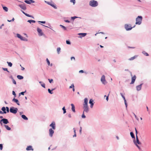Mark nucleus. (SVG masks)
Returning <instances> with one entry per match:
<instances>
[{
    "label": "nucleus",
    "mask_w": 151,
    "mask_h": 151,
    "mask_svg": "<svg viewBox=\"0 0 151 151\" xmlns=\"http://www.w3.org/2000/svg\"><path fill=\"white\" fill-rule=\"evenodd\" d=\"M6 110L7 112V113L9 112V108H8V107H6Z\"/></svg>",
    "instance_id": "41"
},
{
    "label": "nucleus",
    "mask_w": 151,
    "mask_h": 151,
    "mask_svg": "<svg viewBox=\"0 0 151 151\" xmlns=\"http://www.w3.org/2000/svg\"><path fill=\"white\" fill-rule=\"evenodd\" d=\"M79 73H83L84 72L83 71V70H80L79 71Z\"/></svg>",
    "instance_id": "59"
},
{
    "label": "nucleus",
    "mask_w": 151,
    "mask_h": 151,
    "mask_svg": "<svg viewBox=\"0 0 151 151\" xmlns=\"http://www.w3.org/2000/svg\"><path fill=\"white\" fill-rule=\"evenodd\" d=\"M73 59V60H75V58L74 57H72L71 58V60H72Z\"/></svg>",
    "instance_id": "57"
},
{
    "label": "nucleus",
    "mask_w": 151,
    "mask_h": 151,
    "mask_svg": "<svg viewBox=\"0 0 151 151\" xmlns=\"http://www.w3.org/2000/svg\"><path fill=\"white\" fill-rule=\"evenodd\" d=\"M12 81L14 84H16V81L13 78L12 79Z\"/></svg>",
    "instance_id": "43"
},
{
    "label": "nucleus",
    "mask_w": 151,
    "mask_h": 151,
    "mask_svg": "<svg viewBox=\"0 0 151 151\" xmlns=\"http://www.w3.org/2000/svg\"><path fill=\"white\" fill-rule=\"evenodd\" d=\"M3 9L6 11L7 12L8 11V8L6 6H2Z\"/></svg>",
    "instance_id": "29"
},
{
    "label": "nucleus",
    "mask_w": 151,
    "mask_h": 151,
    "mask_svg": "<svg viewBox=\"0 0 151 151\" xmlns=\"http://www.w3.org/2000/svg\"><path fill=\"white\" fill-rule=\"evenodd\" d=\"M50 126L52 127V128L53 129H55V123L54 122H53L50 125Z\"/></svg>",
    "instance_id": "14"
},
{
    "label": "nucleus",
    "mask_w": 151,
    "mask_h": 151,
    "mask_svg": "<svg viewBox=\"0 0 151 151\" xmlns=\"http://www.w3.org/2000/svg\"><path fill=\"white\" fill-rule=\"evenodd\" d=\"M39 83L41 84V85L42 87H44V88H45V83H42V82L41 81L39 82Z\"/></svg>",
    "instance_id": "26"
},
{
    "label": "nucleus",
    "mask_w": 151,
    "mask_h": 151,
    "mask_svg": "<svg viewBox=\"0 0 151 151\" xmlns=\"http://www.w3.org/2000/svg\"><path fill=\"white\" fill-rule=\"evenodd\" d=\"M137 57V56L135 55L134 56L132 57L131 58H130L129 59V60H133L134 59H135L136 57Z\"/></svg>",
    "instance_id": "24"
},
{
    "label": "nucleus",
    "mask_w": 151,
    "mask_h": 151,
    "mask_svg": "<svg viewBox=\"0 0 151 151\" xmlns=\"http://www.w3.org/2000/svg\"><path fill=\"white\" fill-rule=\"evenodd\" d=\"M68 116L70 117V118H71V115L70 114H69L68 115Z\"/></svg>",
    "instance_id": "63"
},
{
    "label": "nucleus",
    "mask_w": 151,
    "mask_h": 151,
    "mask_svg": "<svg viewBox=\"0 0 151 151\" xmlns=\"http://www.w3.org/2000/svg\"><path fill=\"white\" fill-rule=\"evenodd\" d=\"M79 35H81L83 37L85 36L86 35V33H79L78 34Z\"/></svg>",
    "instance_id": "33"
},
{
    "label": "nucleus",
    "mask_w": 151,
    "mask_h": 151,
    "mask_svg": "<svg viewBox=\"0 0 151 151\" xmlns=\"http://www.w3.org/2000/svg\"><path fill=\"white\" fill-rule=\"evenodd\" d=\"M26 150H33V149L32 148V147L31 146H29L26 148Z\"/></svg>",
    "instance_id": "16"
},
{
    "label": "nucleus",
    "mask_w": 151,
    "mask_h": 151,
    "mask_svg": "<svg viewBox=\"0 0 151 151\" xmlns=\"http://www.w3.org/2000/svg\"><path fill=\"white\" fill-rule=\"evenodd\" d=\"M66 42L67 44H69V45L70 44V42L69 41H68V40H66Z\"/></svg>",
    "instance_id": "50"
},
{
    "label": "nucleus",
    "mask_w": 151,
    "mask_h": 151,
    "mask_svg": "<svg viewBox=\"0 0 151 151\" xmlns=\"http://www.w3.org/2000/svg\"><path fill=\"white\" fill-rule=\"evenodd\" d=\"M106 100L107 101H108V96H106Z\"/></svg>",
    "instance_id": "64"
},
{
    "label": "nucleus",
    "mask_w": 151,
    "mask_h": 151,
    "mask_svg": "<svg viewBox=\"0 0 151 151\" xmlns=\"http://www.w3.org/2000/svg\"><path fill=\"white\" fill-rule=\"evenodd\" d=\"M74 87V86L73 84H72L71 86L69 87V88H72Z\"/></svg>",
    "instance_id": "47"
},
{
    "label": "nucleus",
    "mask_w": 151,
    "mask_h": 151,
    "mask_svg": "<svg viewBox=\"0 0 151 151\" xmlns=\"http://www.w3.org/2000/svg\"><path fill=\"white\" fill-rule=\"evenodd\" d=\"M27 22H29L30 23H31L32 22H33V23H35V20H28L27 21Z\"/></svg>",
    "instance_id": "32"
},
{
    "label": "nucleus",
    "mask_w": 151,
    "mask_h": 151,
    "mask_svg": "<svg viewBox=\"0 0 151 151\" xmlns=\"http://www.w3.org/2000/svg\"><path fill=\"white\" fill-rule=\"evenodd\" d=\"M70 2H73V4H74L75 3V0H70Z\"/></svg>",
    "instance_id": "44"
},
{
    "label": "nucleus",
    "mask_w": 151,
    "mask_h": 151,
    "mask_svg": "<svg viewBox=\"0 0 151 151\" xmlns=\"http://www.w3.org/2000/svg\"><path fill=\"white\" fill-rule=\"evenodd\" d=\"M49 132L50 136L52 137L54 133V131L52 129H49Z\"/></svg>",
    "instance_id": "11"
},
{
    "label": "nucleus",
    "mask_w": 151,
    "mask_h": 151,
    "mask_svg": "<svg viewBox=\"0 0 151 151\" xmlns=\"http://www.w3.org/2000/svg\"><path fill=\"white\" fill-rule=\"evenodd\" d=\"M17 77L19 79H22L23 78V77L20 75H18Z\"/></svg>",
    "instance_id": "25"
},
{
    "label": "nucleus",
    "mask_w": 151,
    "mask_h": 151,
    "mask_svg": "<svg viewBox=\"0 0 151 151\" xmlns=\"http://www.w3.org/2000/svg\"><path fill=\"white\" fill-rule=\"evenodd\" d=\"M60 47H58L57 49V51L58 54L60 53Z\"/></svg>",
    "instance_id": "34"
},
{
    "label": "nucleus",
    "mask_w": 151,
    "mask_h": 151,
    "mask_svg": "<svg viewBox=\"0 0 151 151\" xmlns=\"http://www.w3.org/2000/svg\"><path fill=\"white\" fill-rule=\"evenodd\" d=\"M135 130L136 131V136L137 135V132L136 128H135Z\"/></svg>",
    "instance_id": "61"
},
{
    "label": "nucleus",
    "mask_w": 151,
    "mask_h": 151,
    "mask_svg": "<svg viewBox=\"0 0 151 151\" xmlns=\"http://www.w3.org/2000/svg\"><path fill=\"white\" fill-rule=\"evenodd\" d=\"M3 69L4 70H5V71H7L8 72H9L8 70V69H7V68H3Z\"/></svg>",
    "instance_id": "53"
},
{
    "label": "nucleus",
    "mask_w": 151,
    "mask_h": 151,
    "mask_svg": "<svg viewBox=\"0 0 151 151\" xmlns=\"http://www.w3.org/2000/svg\"><path fill=\"white\" fill-rule=\"evenodd\" d=\"M19 6L21 9L24 10H25L26 9V7L24 4H20Z\"/></svg>",
    "instance_id": "13"
},
{
    "label": "nucleus",
    "mask_w": 151,
    "mask_h": 151,
    "mask_svg": "<svg viewBox=\"0 0 151 151\" xmlns=\"http://www.w3.org/2000/svg\"><path fill=\"white\" fill-rule=\"evenodd\" d=\"M134 114V116H135V118H136V119L137 120H139V119L138 118L137 116L136 115L134 114V113H133Z\"/></svg>",
    "instance_id": "51"
},
{
    "label": "nucleus",
    "mask_w": 151,
    "mask_h": 151,
    "mask_svg": "<svg viewBox=\"0 0 151 151\" xmlns=\"http://www.w3.org/2000/svg\"><path fill=\"white\" fill-rule=\"evenodd\" d=\"M88 100L87 98H85L84 99V104L83 105H88Z\"/></svg>",
    "instance_id": "18"
},
{
    "label": "nucleus",
    "mask_w": 151,
    "mask_h": 151,
    "mask_svg": "<svg viewBox=\"0 0 151 151\" xmlns=\"http://www.w3.org/2000/svg\"><path fill=\"white\" fill-rule=\"evenodd\" d=\"M77 18V17H71V19L73 20L74 19H75Z\"/></svg>",
    "instance_id": "48"
},
{
    "label": "nucleus",
    "mask_w": 151,
    "mask_h": 151,
    "mask_svg": "<svg viewBox=\"0 0 151 151\" xmlns=\"http://www.w3.org/2000/svg\"><path fill=\"white\" fill-rule=\"evenodd\" d=\"M4 126L7 130H11V128L9 127L8 125H5Z\"/></svg>",
    "instance_id": "28"
},
{
    "label": "nucleus",
    "mask_w": 151,
    "mask_h": 151,
    "mask_svg": "<svg viewBox=\"0 0 151 151\" xmlns=\"http://www.w3.org/2000/svg\"><path fill=\"white\" fill-rule=\"evenodd\" d=\"M17 36L21 40H24V39H23V37L20 34H17Z\"/></svg>",
    "instance_id": "21"
},
{
    "label": "nucleus",
    "mask_w": 151,
    "mask_h": 151,
    "mask_svg": "<svg viewBox=\"0 0 151 151\" xmlns=\"http://www.w3.org/2000/svg\"><path fill=\"white\" fill-rule=\"evenodd\" d=\"M37 31L39 33V35L40 36L42 35H43V33L42 32V30L38 27L37 28Z\"/></svg>",
    "instance_id": "10"
},
{
    "label": "nucleus",
    "mask_w": 151,
    "mask_h": 151,
    "mask_svg": "<svg viewBox=\"0 0 151 151\" xmlns=\"http://www.w3.org/2000/svg\"><path fill=\"white\" fill-rule=\"evenodd\" d=\"M12 94H13V95L15 96H15H16V93H15V92L14 91H12Z\"/></svg>",
    "instance_id": "55"
},
{
    "label": "nucleus",
    "mask_w": 151,
    "mask_h": 151,
    "mask_svg": "<svg viewBox=\"0 0 151 151\" xmlns=\"http://www.w3.org/2000/svg\"><path fill=\"white\" fill-rule=\"evenodd\" d=\"M62 109L63 111V113L64 114H65V113L66 112V110L65 109V107L64 106L63 107Z\"/></svg>",
    "instance_id": "38"
},
{
    "label": "nucleus",
    "mask_w": 151,
    "mask_h": 151,
    "mask_svg": "<svg viewBox=\"0 0 151 151\" xmlns=\"http://www.w3.org/2000/svg\"><path fill=\"white\" fill-rule=\"evenodd\" d=\"M81 131H82V128L81 127H80V131H79L80 133V134H81Z\"/></svg>",
    "instance_id": "58"
},
{
    "label": "nucleus",
    "mask_w": 151,
    "mask_h": 151,
    "mask_svg": "<svg viewBox=\"0 0 151 151\" xmlns=\"http://www.w3.org/2000/svg\"><path fill=\"white\" fill-rule=\"evenodd\" d=\"M65 22H68V23H69L70 22V21L68 20H65Z\"/></svg>",
    "instance_id": "62"
},
{
    "label": "nucleus",
    "mask_w": 151,
    "mask_h": 151,
    "mask_svg": "<svg viewBox=\"0 0 151 151\" xmlns=\"http://www.w3.org/2000/svg\"><path fill=\"white\" fill-rule=\"evenodd\" d=\"M25 92H26V91H24V92H21L20 93H19V95H20V94H22V95H24V93H25Z\"/></svg>",
    "instance_id": "46"
},
{
    "label": "nucleus",
    "mask_w": 151,
    "mask_h": 151,
    "mask_svg": "<svg viewBox=\"0 0 151 151\" xmlns=\"http://www.w3.org/2000/svg\"><path fill=\"white\" fill-rule=\"evenodd\" d=\"M39 22H40L43 24H45V21H38Z\"/></svg>",
    "instance_id": "54"
},
{
    "label": "nucleus",
    "mask_w": 151,
    "mask_h": 151,
    "mask_svg": "<svg viewBox=\"0 0 151 151\" xmlns=\"http://www.w3.org/2000/svg\"><path fill=\"white\" fill-rule=\"evenodd\" d=\"M14 18H13V19H12V20H8V21L9 22H12V21H14Z\"/></svg>",
    "instance_id": "49"
},
{
    "label": "nucleus",
    "mask_w": 151,
    "mask_h": 151,
    "mask_svg": "<svg viewBox=\"0 0 151 151\" xmlns=\"http://www.w3.org/2000/svg\"><path fill=\"white\" fill-rule=\"evenodd\" d=\"M142 17L141 16H138L136 19L135 24L139 25L141 24L142 20Z\"/></svg>",
    "instance_id": "2"
},
{
    "label": "nucleus",
    "mask_w": 151,
    "mask_h": 151,
    "mask_svg": "<svg viewBox=\"0 0 151 151\" xmlns=\"http://www.w3.org/2000/svg\"><path fill=\"white\" fill-rule=\"evenodd\" d=\"M7 63H8V65L10 67H12V63L11 62H7Z\"/></svg>",
    "instance_id": "35"
},
{
    "label": "nucleus",
    "mask_w": 151,
    "mask_h": 151,
    "mask_svg": "<svg viewBox=\"0 0 151 151\" xmlns=\"http://www.w3.org/2000/svg\"><path fill=\"white\" fill-rule=\"evenodd\" d=\"M25 15H26V16L28 17H30V15H29V14H27V13Z\"/></svg>",
    "instance_id": "60"
},
{
    "label": "nucleus",
    "mask_w": 151,
    "mask_h": 151,
    "mask_svg": "<svg viewBox=\"0 0 151 151\" xmlns=\"http://www.w3.org/2000/svg\"><path fill=\"white\" fill-rule=\"evenodd\" d=\"M24 2L27 4H30L34 2V1L32 0H26Z\"/></svg>",
    "instance_id": "12"
},
{
    "label": "nucleus",
    "mask_w": 151,
    "mask_h": 151,
    "mask_svg": "<svg viewBox=\"0 0 151 151\" xmlns=\"http://www.w3.org/2000/svg\"><path fill=\"white\" fill-rule=\"evenodd\" d=\"M93 100L92 99H91L89 101V103L91 104L90 107L91 108H92L93 105Z\"/></svg>",
    "instance_id": "15"
},
{
    "label": "nucleus",
    "mask_w": 151,
    "mask_h": 151,
    "mask_svg": "<svg viewBox=\"0 0 151 151\" xmlns=\"http://www.w3.org/2000/svg\"><path fill=\"white\" fill-rule=\"evenodd\" d=\"M83 108L84 109L83 113L84 112L87 113L88 112L89 109L88 105H83Z\"/></svg>",
    "instance_id": "6"
},
{
    "label": "nucleus",
    "mask_w": 151,
    "mask_h": 151,
    "mask_svg": "<svg viewBox=\"0 0 151 151\" xmlns=\"http://www.w3.org/2000/svg\"><path fill=\"white\" fill-rule=\"evenodd\" d=\"M89 5L92 7H96L98 5L97 1L95 0H91L90 1L89 3Z\"/></svg>",
    "instance_id": "1"
},
{
    "label": "nucleus",
    "mask_w": 151,
    "mask_h": 151,
    "mask_svg": "<svg viewBox=\"0 0 151 151\" xmlns=\"http://www.w3.org/2000/svg\"><path fill=\"white\" fill-rule=\"evenodd\" d=\"M124 101V103H125V104L126 105V107H127V104L126 102V100H125V101Z\"/></svg>",
    "instance_id": "56"
},
{
    "label": "nucleus",
    "mask_w": 151,
    "mask_h": 151,
    "mask_svg": "<svg viewBox=\"0 0 151 151\" xmlns=\"http://www.w3.org/2000/svg\"><path fill=\"white\" fill-rule=\"evenodd\" d=\"M142 53L144 55H145V56H148L149 55L145 51H143L142 52Z\"/></svg>",
    "instance_id": "27"
},
{
    "label": "nucleus",
    "mask_w": 151,
    "mask_h": 151,
    "mask_svg": "<svg viewBox=\"0 0 151 151\" xmlns=\"http://www.w3.org/2000/svg\"><path fill=\"white\" fill-rule=\"evenodd\" d=\"M82 117L83 118H86V116L84 115V113H83V114L82 115Z\"/></svg>",
    "instance_id": "42"
},
{
    "label": "nucleus",
    "mask_w": 151,
    "mask_h": 151,
    "mask_svg": "<svg viewBox=\"0 0 151 151\" xmlns=\"http://www.w3.org/2000/svg\"><path fill=\"white\" fill-rule=\"evenodd\" d=\"M142 84H141L137 86H136V89L138 91H140L142 87Z\"/></svg>",
    "instance_id": "17"
},
{
    "label": "nucleus",
    "mask_w": 151,
    "mask_h": 151,
    "mask_svg": "<svg viewBox=\"0 0 151 151\" xmlns=\"http://www.w3.org/2000/svg\"><path fill=\"white\" fill-rule=\"evenodd\" d=\"M60 26L62 28H63L64 30H65L66 29V27H65V26H64L63 25H60Z\"/></svg>",
    "instance_id": "37"
},
{
    "label": "nucleus",
    "mask_w": 151,
    "mask_h": 151,
    "mask_svg": "<svg viewBox=\"0 0 151 151\" xmlns=\"http://www.w3.org/2000/svg\"><path fill=\"white\" fill-rule=\"evenodd\" d=\"M46 60L47 61V63L48 65H50V62L49 60H48V59L47 58V59Z\"/></svg>",
    "instance_id": "40"
},
{
    "label": "nucleus",
    "mask_w": 151,
    "mask_h": 151,
    "mask_svg": "<svg viewBox=\"0 0 151 151\" xmlns=\"http://www.w3.org/2000/svg\"><path fill=\"white\" fill-rule=\"evenodd\" d=\"M136 77L135 75H134L132 77V81L130 83V84H133L135 82V80L136 79Z\"/></svg>",
    "instance_id": "9"
},
{
    "label": "nucleus",
    "mask_w": 151,
    "mask_h": 151,
    "mask_svg": "<svg viewBox=\"0 0 151 151\" xmlns=\"http://www.w3.org/2000/svg\"><path fill=\"white\" fill-rule=\"evenodd\" d=\"M18 109L16 108L11 107L10 108V111L11 113L13 114H16L17 112Z\"/></svg>",
    "instance_id": "5"
},
{
    "label": "nucleus",
    "mask_w": 151,
    "mask_h": 151,
    "mask_svg": "<svg viewBox=\"0 0 151 151\" xmlns=\"http://www.w3.org/2000/svg\"><path fill=\"white\" fill-rule=\"evenodd\" d=\"M22 117L23 119L24 120H28V118L24 115H22Z\"/></svg>",
    "instance_id": "23"
},
{
    "label": "nucleus",
    "mask_w": 151,
    "mask_h": 151,
    "mask_svg": "<svg viewBox=\"0 0 151 151\" xmlns=\"http://www.w3.org/2000/svg\"><path fill=\"white\" fill-rule=\"evenodd\" d=\"M101 80L103 84H105L106 83L105 79V76L104 75L102 76L101 78Z\"/></svg>",
    "instance_id": "7"
},
{
    "label": "nucleus",
    "mask_w": 151,
    "mask_h": 151,
    "mask_svg": "<svg viewBox=\"0 0 151 151\" xmlns=\"http://www.w3.org/2000/svg\"><path fill=\"white\" fill-rule=\"evenodd\" d=\"M49 82L50 83H51L53 81V80L52 79H48Z\"/></svg>",
    "instance_id": "52"
},
{
    "label": "nucleus",
    "mask_w": 151,
    "mask_h": 151,
    "mask_svg": "<svg viewBox=\"0 0 151 151\" xmlns=\"http://www.w3.org/2000/svg\"><path fill=\"white\" fill-rule=\"evenodd\" d=\"M135 25H134L133 27H131V25L130 24H125L124 25V27L127 30H131L133 27H135Z\"/></svg>",
    "instance_id": "4"
},
{
    "label": "nucleus",
    "mask_w": 151,
    "mask_h": 151,
    "mask_svg": "<svg viewBox=\"0 0 151 151\" xmlns=\"http://www.w3.org/2000/svg\"><path fill=\"white\" fill-rule=\"evenodd\" d=\"M130 135H131V137L132 138H134L135 139V137L134 136L133 133L132 132L130 133Z\"/></svg>",
    "instance_id": "31"
},
{
    "label": "nucleus",
    "mask_w": 151,
    "mask_h": 151,
    "mask_svg": "<svg viewBox=\"0 0 151 151\" xmlns=\"http://www.w3.org/2000/svg\"><path fill=\"white\" fill-rule=\"evenodd\" d=\"M1 122H3V123L4 124H7L9 123L8 120L6 119H1L0 121V123L1 124Z\"/></svg>",
    "instance_id": "8"
},
{
    "label": "nucleus",
    "mask_w": 151,
    "mask_h": 151,
    "mask_svg": "<svg viewBox=\"0 0 151 151\" xmlns=\"http://www.w3.org/2000/svg\"><path fill=\"white\" fill-rule=\"evenodd\" d=\"M136 142L135 140L134 141V143L136 145L137 147L139 149H140V147L137 145V144L139 145L141 144V143L139 141V140L138 137L137 135H136Z\"/></svg>",
    "instance_id": "3"
},
{
    "label": "nucleus",
    "mask_w": 151,
    "mask_h": 151,
    "mask_svg": "<svg viewBox=\"0 0 151 151\" xmlns=\"http://www.w3.org/2000/svg\"><path fill=\"white\" fill-rule=\"evenodd\" d=\"M12 101L16 103L18 105H19L18 100L17 99L14 98L13 99Z\"/></svg>",
    "instance_id": "19"
},
{
    "label": "nucleus",
    "mask_w": 151,
    "mask_h": 151,
    "mask_svg": "<svg viewBox=\"0 0 151 151\" xmlns=\"http://www.w3.org/2000/svg\"><path fill=\"white\" fill-rule=\"evenodd\" d=\"M73 130L74 132V134L73 136V137H76V129L75 128H73Z\"/></svg>",
    "instance_id": "30"
},
{
    "label": "nucleus",
    "mask_w": 151,
    "mask_h": 151,
    "mask_svg": "<svg viewBox=\"0 0 151 151\" xmlns=\"http://www.w3.org/2000/svg\"><path fill=\"white\" fill-rule=\"evenodd\" d=\"M48 91L49 92V93H50L51 94H52L53 93V92H51V91H51L50 89L49 88L48 89Z\"/></svg>",
    "instance_id": "39"
},
{
    "label": "nucleus",
    "mask_w": 151,
    "mask_h": 151,
    "mask_svg": "<svg viewBox=\"0 0 151 151\" xmlns=\"http://www.w3.org/2000/svg\"><path fill=\"white\" fill-rule=\"evenodd\" d=\"M6 109L5 107H3L1 108V110L3 111V113L6 114Z\"/></svg>",
    "instance_id": "22"
},
{
    "label": "nucleus",
    "mask_w": 151,
    "mask_h": 151,
    "mask_svg": "<svg viewBox=\"0 0 151 151\" xmlns=\"http://www.w3.org/2000/svg\"><path fill=\"white\" fill-rule=\"evenodd\" d=\"M71 106H72V111L74 112H75V106L74 104H71Z\"/></svg>",
    "instance_id": "20"
},
{
    "label": "nucleus",
    "mask_w": 151,
    "mask_h": 151,
    "mask_svg": "<svg viewBox=\"0 0 151 151\" xmlns=\"http://www.w3.org/2000/svg\"><path fill=\"white\" fill-rule=\"evenodd\" d=\"M48 4H50V5H51L52 7H53V8H54L55 9H57V7H56V6H55L53 4H50L49 3H48Z\"/></svg>",
    "instance_id": "36"
},
{
    "label": "nucleus",
    "mask_w": 151,
    "mask_h": 151,
    "mask_svg": "<svg viewBox=\"0 0 151 151\" xmlns=\"http://www.w3.org/2000/svg\"><path fill=\"white\" fill-rule=\"evenodd\" d=\"M3 148V146L2 144H0V149L1 150Z\"/></svg>",
    "instance_id": "45"
}]
</instances>
